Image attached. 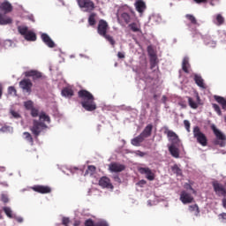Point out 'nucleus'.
<instances>
[{
  "instance_id": "9",
  "label": "nucleus",
  "mask_w": 226,
  "mask_h": 226,
  "mask_svg": "<svg viewBox=\"0 0 226 226\" xmlns=\"http://www.w3.org/2000/svg\"><path fill=\"white\" fill-rule=\"evenodd\" d=\"M213 188H214V192H215L218 197H226V189L224 188L223 185L218 182H214Z\"/></svg>"
},
{
  "instance_id": "28",
  "label": "nucleus",
  "mask_w": 226,
  "mask_h": 226,
  "mask_svg": "<svg viewBox=\"0 0 226 226\" xmlns=\"http://www.w3.org/2000/svg\"><path fill=\"white\" fill-rule=\"evenodd\" d=\"M129 29H131V31H132V33H140V24L139 23H131L128 25Z\"/></svg>"
},
{
  "instance_id": "32",
  "label": "nucleus",
  "mask_w": 226,
  "mask_h": 226,
  "mask_svg": "<svg viewBox=\"0 0 226 226\" xmlns=\"http://www.w3.org/2000/svg\"><path fill=\"white\" fill-rule=\"evenodd\" d=\"M187 100H188L189 107H191V109H199V102H195L193 98L187 97Z\"/></svg>"
},
{
  "instance_id": "19",
  "label": "nucleus",
  "mask_w": 226,
  "mask_h": 226,
  "mask_svg": "<svg viewBox=\"0 0 226 226\" xmlns=\"http://www.w3.org/2000/svg\"><path fill=\"white\" fill-rule=\"evenodd\" d=\"M194 82L201 89H207V87L204 83V79H202V76H200L199 74H194Z\"/></svg>"
},
{
  "instance_id": "53",
  "label": "nucleus",
  "mask_w": 226,
  "mask_h": 226,
  "mask_svg": "<svg viewBox=\"0 0 226 226\" xmlns=\"http://www.w3.org/2000/svg\"><path fill=\"white\" fill-rule=\"evenodd\" d=\"M8 197L6 195H2V201H4V204L8 203Z\"/></svg>"
},
{
  "instance_id": "48",
  "label": "nucleus",
  "mask_w": 226,
  "mask_h": 226,
  "mask_svg": "<svg viewBox=\"0 0 226 226\" xmlns=\"http://www.w3.org/2000/svg\"><path fill=\"white\" fill-rule=\"evenodd\" d=\"M190 64L189 65H182V70L185 72V73H190Z\"/></svg>"
},
{
  "instance_id": "25",
  "label": "nucleus",
  "mask_w": 226,
  "mask_h": 226,
  "mask_svg": "<svg viewBox=\"0 0 226 226\" xmlns=\"http://www.w3.org/2000/svg\"><path fill=\"white\" fill-rule=\"evenodd\" d=\"M144 137L139 134L138 137L133 138L131 141V144L132 146H136L137 147H139V146H140V144H142V142H144Z\"/></svg>"
},
{
  "instance_id": "30",
  "label": "nucleus",
  "mask_w": 226,
  "mask_h": 226,
  "mask_svg": "<svg viewBox=\"0 0 226 226\" xmlns=\"http://www.w3.org/2000/svg\"><path fill=\"white\" fill-rule=\"evenodd\" d=\"M215 102H217V103H219L222 106V109L223 110H226V100H225V98H223L222 96L215 95Z\"/></svg>"
},
{
  "instance_id": "16",
  "label": "nucleus",
  "mask_w": 226,
  "mask_h": 226,
  "mask_svg": "<svg viewBox=\"0 0 226 226\" xmlns=\"http://www.w3.org/2000/svg\"><path fill=\"white\" fill-rule=\"evenodd\" d=\"M41 38L42 41L45 43V45L49 47V49H54V47H56V43L54 42V41H52V39L50 38V36H49V34H42L41 35Z\"/></svg>"
},
{
  "instance_id": "51",
  "label": "nucleus",
  "mask_w": 226,
  "mask_h": 226,
  "mask_svg": "<svg viewBox=\"0 0 226 226\" xmlns=\"http://www.w3.org/2000/svg\"><path fill=\"white\" fill-rule=\"evenodd\" d=\"M219 218L222 220V222L226 221V213H222L219 215Z\"/></svg>"
},
{
  "instance_id": "29",
  "label": "nucleus",
  "mask_w": 226,
  "mask_h": 226,
  "mask_svg": "<svg viewBox=\"0 0 226 226\" xmlns=\"http://www.w3.org/2000/svg\"><path fill=\"white\" fill-rule=\"evenodd\" d=\"M120 20H122V22H124V24H130L132 22V16H130V14H128L127 12H123L120 15Z\"/></svg>"
},
{
  "instance_id": "41",
  "label": "nucleus",
  "mask_w": 226,
  "mask_h": 226,
  "mask_svg": "<svg viewBox=\"0 0 226 226\" xmlns=\"http://www.w3.org/2000/svg\"><path fill=\"white\" fill-rule=\"evenodd\" d=\"M212 107L214 110L218 114V116H222V109H220V106L218 104H212Z\"/></svg>"
},
{
  "instance_id": "58",
  "label": "nucleus",
  "mask_w": 226,
  "mask_h": 226,
  "mask_svg": "<svg viewBox=\"0 0 226 226\" xmlns=\"http://www.w3.org/2000/svg\"><path fill=\"white\" fill-rule=\"evenodd\" d=\"M146 180H140L139 183H138V185H139V186H143V185H146Z\"/></svg>"
},
{
  "instance_id": "31",
  "label": "nucleus",
  "mask_w": 226,
  "mask_h": 226,
  "mask_svg": "<svg viewBox=\"0 0 226 226\" xmlns=\"http://www.w3.org/2000/svg\"><path fill=\"white\" fill-rule=\"evenodd\" d=\"M185 19H187L192 26H199L197 18H195V16H193L192 14H186Z\"/></svg>"
},
{
  "instance_id": "10",
  "label": "nucleus",
  "mask_w": 226,
  "mask_h": 226,
  "mask_svg": "<svg viewBox=\"0 0 226 226\" xmlns=\"http://www.w3.org/2000/svg\"><path fill=\"white\" fill-rule=\"evenodd\" d=\"M180 200L184 204H192L195 199L192 195V193L186 192V191H182L180 193Z\"/></svg>"
},
{
  "instance_id": "61",
  "label": "nucleus",
  "mask_w": 226,
  "mask_h": 226,
  "mask_svg": "<svg viewBox=\"0 0 226 226\" xmlns=\"http://www.w3.org/2000/svg\"><path fill=\"white\" fill-rule=\"evenodd\" d=\"M195 3H197L198 4H200V3H206L207 0H194Z\"/></svg>"
},
{
  "instance_id": "57",
  "label": "nucleus",
  "mask_w": 226,
  "mask_h": 226,
  "mask_svg": "<svg viewBox=\"0 0 226 226\" xmlns=\"http://www.w3.org/2000/svg\"><path fill=\"white\" fill-rule=\"evenodd\" d=\"M16 221L18 222V223H22V222H24V218H22V217H16Z\"/></svg>"
},
{
  "instance_id": "55",
  "label": "nucleus",
  "mask_w": 226,
  "mask_h": 226,
  "mask_svg": "<svg viewBox=\"0 0 226 226\" xmlns=\"http://www.w3.org/2000/svg\"><path fill=\"white\" fill-rule=\"evenodd\" d=\"M95 226H109V224L105 222H101L97 223Z\"/></svg>"
},
{
  "instance_id": "12",
  "label": "nucleus",
  "mask_w": 226,
  "mask_h": 226,
  "mask_svg": "<svg viewBox=\"0 0 226 226\" xmlns=\"http://www.w3.org/2000/svg\"><path fill=\"white\" fill-rule=\"evenodd\" d=\"M19 87L25 91V93H31L33 87V82L29 79H24L19 82Z\"/></svg>"
},
{
  "instance_id": "43",
  "label": "nucleus",
  "mask_w": 226,
  "mask_h": 226,
  "mask_svg": "<svg viewBox=\"0 0 226 226\" xmlns=\"http://www.w3.org/2000/svg\"><path fill=\"white\" fill-rule=\"evenodd\" d=\"M30 110H31L32 117H38V116L40 115V111L37 109H35V108H34V109H32Z\"/></svg>"
},
{
  "instance_id": "18",
  "label": "nucleus",
  "mask_w": 226,
  "mask_h": 226,
  "mask_svg": "<svg viewBox=\"0 0 226 226\" xmlns=\"http://www.w3.org/2000/svg\"><path fill=\"white\" fill-rule=\"evenodd\" d=\"M25 75L26 77H32L33 80H38V79H41V77H43L41 72L34 70L26 72Z\"/></svg>"
},
{
  "instance_id": "52",
  "label": "nucleus",
  "mask_w": 226,
  "mask_h": 226,
  "mask_svg": "<svg viewBox=\"0 0 226 226\" xmlns=\"http://www.w3.org/2000/svg\"><path fill=\"white\" fill-rule=\"evenodd\" d=\"M8 126H4L0 128V133H6V132H8Z\"/></svg>"
},
{
  "instance_id": "39",
  "label": "nucleus",
  "mask_w": 226,
  "mask_h": 226,
  "mask_svg": "<svg viewBox=\"0 0 226 226\" xmlns=\"http://www.w3.org/2000/svg\"><path fill=\"white\" fill-rule=\"evenodd\" d=\"M171 170L173 174H176L177 176H181L183 174V171L179 169V166L177 164H175L171 167Z\"/></svg>"
},
{
  "instance_id": "44",
  "label": "nucleus",
  "mask_w": 226,
  "mask_h": 226,
  "mask_svg": "<svg viewBox=\"0 0 226 226\" xmlns=\"http://www.w3.org/2000/svg\"><path fill=\"white\" fill-rule=\"evenodd\" d=\"M85 226H96V225H94V221H93V219H87L85 221Z\"/></svg>"
},
{
  "instance_id": "64",
  "label": "nucleus",
  "mask_w": 226,
  "mask_h": 226,
  "mask_svg": "<svg viewBox=\"0 0 226 226\" xmlns=\"http://www.w3.org/2000/svg\"><path fill=\"white\" fill-rule=\"evenodd\" d=\"M211 43H212V47H216V42L215 41H211Z\"/></svg>"
},
{
  "instance_id": "15",
  "label": "nucleus",
  "mask_w": 226,
  "mask_h": 226,
  "mask_svg": "<svg viewBox=\"0 0 226 226\" xmlns=\"http://www.w3.org/2000/svg\"><path fill=\"white\" fill-rule=\"evenodd\" d=\"M33 190L37 193H50L52 192V189L47 185H34Z\"/></svg>"
},
{
  "instance_id": "54",
  "label": "nucleus",
  "mask_w": 226,
  "mask_h": 226,
  "mask_svg": "<svg viewBox=\"0 0 226 226\" xmlns=\"http://www.w3.org/2000/svg\"><path fill=\"white\" fill-rule=\"evenodd\" d=\"M117 57L119 59H124V54L123 52H118L117 53Z\"/></svg>"
},
{
  "instance_id": "42",
  "label": "nucleus",
  "mask_w": 226,
  "mask_h": 226,
  "mask_svg": "<svg viewBox=\"0 0 226 226\" xmlns=\"http://www.w3.org/2000/svg\"><path fill=\"white\" fill-rule=\"evenodd\" d=\"M8 93L9 94H13V96H17V89H15V87H9Z\"/></svg>"
},
{
  "instance_id": "14",
  "label": "nucleus",
  "mask_w": 226,
  "mask_h": 226,
  "mask_svg": "<svg viewBox=\"0 0 226 226\" xmlns=\"http://www.w3.org/2000/svg\"><path fill=\"white\" fill-rule=\"evenodd\" d=\"M0 11L4 12L5 14L11 13V11H13V5H11L8 0H5L0 4Z\"/></svg>"
},
{
  "instance_id": "49",
  "label": "nucleus",
  "mask_w": 226,
  "mask_h": 226,
  "mask_svg": "<svg viewBox=\"0 0 226 226\" xmlns=\"http://www.w3.org/2000/svg\"><path fill=\"white\" fill-rule=\"evenodd\" d=\"M182 66H190V62L188 61V57H185L183 59Z\"/></svg>"
},
{
  "instance_id": "22",
  "label": "nucleus",
  "mask_w": 226,
  "mask_h": 226,
  "mask_svg": "<svg viewBox=\"0 0 226 226\" xmlns=\"http://www.w3.org/2000/svg\"><path fill=\"white\" fill-rule=\"evenodd\" d=\"M188 211L189 213H192V215H194V216H200V208L197 204L190 205L188 207Z\"/></svg>"
},
{
  "instance_id": "59",
  "label": "nucleus",
  "mask_w": 226,
  "mask_h": 226,
  "mask_svg": "<svg viewBox=\"0 0 226 226\" xmlns=\"http://www.w3.org/2000/svg\"><path fill=\"white\" fill-rule=\"evenodd\" d=\"M222 202V207H224V209H226V198H223Z\"/></svg>"
},
{
  "instance_id": "23",
  "label": "nucleus",
  "mask_w": 226,
  "mask_h": 226,
  "mask_svg": "<svg viewBox=\"0 0 226 226\" xmlns=\"http://www.w3.org/2000/svg\"><path fill=\"white\" fill-rule=\"evenodd\" d=\"M151 133H153V124H149L145 127L140 135L145 139H147V137H151Z\"/></svg>"
},
{
  "instance_id": "17",
  "label": "nucleus",
  "mask_w": 226,
  "mask_h": 226,
  "mask_svg": "<svg viewBox=\"0 0 226 226\" xmlns=\"http://www.w3.org/2000/svg\"><path fill=\"white\" fill-rule=\"evenodd\" d=\"M125 167L123 164H119L117 162H113L109 164V170L110 172H123Z\"/></svg>"
},
{
  "instance_id": "2",
  "label": "nucleus",
  "mask_w": 226,
  "mask_h": 226,
  "mask_svg": "<svg viewBox=\"0 0 226 226\" xmlns=\"http://www.w3.org/2000/svg\"><path fill=\"white\" fill-rule=\"evenodd\" d=\"M45 123H48V124L50 123V117H49L45 112H41L39 115V120L33 121V126L30 128V131L33 135H34L35 139L40 137V133H41V132L47 130L48 126Z\"/></svg>"
},
{
  "instance_id": "60",
  "label": "nucleus",
  "mask_w": 226,
  "mask_h": 226,
  "mask_svg": "<svg viewBox=\"0 0 226 226\" xmlns=\"http://www.w3.org/2000/svg\"><path fill=\"white\" fill-rule=\"evenodd\" d=\"M73 226H80V221L79 220L74 221Z\"/></svg>"
},
{
  "instance_id": "36",
  "label": "nucleus",
  "mask_w": 226,
  "mask_h": 226,
  "mask_svg": "<svg viewBox=\"0 0 226 226\" xmlns=\"http://www.w3.org/2000/svg\"><path fill=\"white\" fill-rule=\"evenodd\" d=\"M102 38H105V40H107V41H109V43H110L112 47H115L116 40H114V37H112L110 34H105L104 35H102Z\"/></svg>"
},
{
  "instance_id": "3",
  "label": "nucleus",
  "mask_w": 226,
  "mask_h": 226,
  "mask_svg": "<svg viewBox=\"0 0 226 226\" xmlns=\"http://www.w3.org/2000/svg\"><path fill=\"white\" fill-rule=\"evenodd\" d=\"M211 130L214 132V135L215 136L216 139L214 141V144L215 146H220V147H225L226 145V136L222 132V131L218 130L216 128V125L212 124Z\"/></svg>"
},
{
  "instance_id": "13",
  "label": "nucleus",
  "mask_w": 226,
  "mask_h": 226,
  "mask_svg": "<svg viewBox=\"0 0 226 226\" xmlns=\"http://www.w3.org/2000/svg\"><path fill=\"white\" fill-rule=\"evenodd\" d=\"M139 172L141 174H145L147 179L148 181H154V173L149 168H139Z\"/></svg>"
},
{
  "instance_id": "62",
  "label": "nucleus",
  "mask_w": 226,
  "mask_h": 226,
  "mask_svg": "<svg viewBox=\"0 0 226 226\" xmlns=\"http://www.w3.org/2000/svg\"><path fill=\"white\" fill-rule=\"evenodd\" d=\"M197 102L198 103V106L200 105V96L197 95Z\"/></svg>"
},
{
  "instance_id": "40",
  "label": "nucleus",
  "mask_w": 226,
  "mask_h": 226,
  "mask_svg": "<svg viewBox=\"0 0 226 226\" xmlns=\"http://www.w3.org/2000/svg\"><path fill=\"white\" fill-rule=\"evenodd\" d=\"M24 107L26 109V110H31L32 109H34L33 101H26L24 102Z\"/></svg>"
},
{
  "instance_id": "34",
  "label": "nucleus",
  "mask_w": 226,
  "mask_h": 226,
  "mask_svg": "<svg viewBox=\"0 0 226 226\" xmlns=\"http://www.w3.org/2000/svg\"><path fill=\"white\" fill-rule=\"evenodd\" d=\"M215 24L216 26H223L225 24V18L222 14H217L215 16Z\"/></svg>"
},
{
  "instance_id": "27",
  "label": "nucleus",
  "mask_w": 226,
  "mask_h": 226,
  "mask_svg": "<svg viewBox=\"0 0 226 226\" xmlns=\"http://www.w3.org/2000/svg\"><path fill=\"white\" fill-rule=\"evenodd\" d=\"M74 93H73V89L70 88V87H64L62 90V96H64L65 98H72V96H73Z\"/></svg>"
},
{
  "instance_id": "26",
  "label": "nucleus",
  "mask_w": 226,
  "mask_h": 226,
  "mask_svg": "<svg viewBox=\"0 0 226 226\" xmlns=\"http://www.w3.org/2000/svg\"><path fill=\"white\" fill-rule=\"evenodd\" d=\"M169 151L173 158H179V148H177V146H170Z\"/></svg>"
},
{
  "instance_id": "45",
  "label": "nucleus",
  "mask_w": 226,
  "mask_h": 226,
  "mask_svg": "<svg viewBox=\"0 0 226 226\" xmlns=\"http://www.w3.org/2000/svg\"><path fill=\"white\" fill-rule=\"evenodd\" d=\"M184 125H185L186 132H188V133H190V126H191L190 121L185 120Z\"/></svg>"
},
{
  "instance_id": "6",
  "label": "nucleus",
  "mask_w": 226,
  "mask_h": 226,
  "mask_svg": "<svg viewBox=\"0 0 226 226\" xmlns=\"http://www.w3.org/2000/svg\"><path fill=\"white\" fill-rule=\"evenodd\" d=\"M77 3L79 8L84 9L85 11H87L88 13H91V11H94V10L96 8L94 2L92 0H77Z\"/></svg>"
},
{
  "instance_id": "46",
  "label": "nucleus",
  "mask_w": 226,
  "mask_h": 226,
  "mask_svg": "<svg viewBox=\"0 0 226 226\" xmlns=\"http://www.w3.org/2000/svg\"><path fill=\"white\" fill-rule=\"evenodd\" d=\"M11 116H12V117L15 119H19L20 117V114L13 109L11 110Z\"/></svg>"
},
{
  "instance_id": "56",
  "label": "nucleus",
  "mask_w": 226,
  "mask_h": 226,
  "mask_svg": "<svg viewBox=\"0 0 226 226\" xmlns=\"http://www.w3.org/2000/svg\"><path fill=\"white\" fill-rule=\"evenodd\" d=\"M137 154H138V156H141V157L146 156V153H144L142 151H137Z\"/></svg>"
},
{
  "instance_id": "1",
  "label": "nucleus",
  "mask_w": 226,
  "mask_h": 226,
  "mask_svg": "<svg viewBox=\"0 0 226 226\" xmlns=\"http://www.w3.org/2000/svg\"><path fill=\"white\" fill-rule=\"evenodd\" d=\"M78 97L81 100V106L87 112H93L96 110V102H94V95L87 90H79L78 92Z\"/></svg>"
},
{
  "instance_id": "11",
  "label": "nucleus",
  "mask_w": 226,
  "mask_h": 226,
  "mask_svg": "<svg viewBox=\"0 0 226 226\" xmlns=\"http://www.w3.org/2000/svg\"><path fill=\"white\" fill-rule=\"evenodd\" d=\"M99 186H101V188H107L108 190H114V185L108 177H102L99 179Z\"/></svg>"
},
{
  "instance_id": "47",
  "label": "nucleus",
  "mask_w": 226,
  "mask_h": 226,
  "mask_svg": "<svg viewBox=\"0 0 226 226\" xmlns=\"http://www.w3.org/2000/svg\"><path fill=\"white\" fill-rule=\"evenodd\" d=\"M70 223V218L68 217H64L62 219V224L64 226H68V224Z\"/></svg>"
},
{
  "instance_id": "63",
  "label": "nucleus",
  "mask_w": 226,
  "mask_h": 226,
  "mask_svg": "<svg viewBox=\"0 0 226 226\" xmlns=\"http://www.w3.org/2000/svg\"><path fill=\"white\" fill-rule=\"evenodd\" d=\"M3 96V85L0 84V98Z\"/></svg>"
},
{
  "instance_id": "24",
  "label": "nucleus",
  "mask_w": 226,
  "mask_h": 226,
  "mask_svg": "<svg viewBox=\"0 0 226 226\" xmlns=\"http://www.w3.org/2000/svg\"><path fill=\"white\" fill-rule=\"evenodd\" d=\"M13 22V19L10 17H6L0 13V26H7V24H11Z\"/></svg>"
},
{
  "instance_id": "33",
  "label": "nucleus",
  "mask_w": 226,
  "mask_h": 226,
  "mask_svg": "<svg viewBox=\"0 0 226 226\" xmlns=\"http://www.w3.org/2000/svg\"><path fill=\"white\" fill-rule=\"evenodd\" d=\"M96 173V167L89 165L85 172V176H94Z\"/></svg>"
},
{
  "instance_id": "20",
  "label": "nucleus",
  "mask_w": 226,
  "mask_h": 226,
  "mask_svg": "<svg viewBox=\"0 0 226 226\" xmlns=\"http://www.w3.org/2000/svg\"><path fill=\"white\" fill-rule=\"evenodd\" d=\"M134 6L139 13H144V11L146 10V3L144 1L137 0Z\"/></svg>"
},
{
  "instance_id": "7",
  "label": "nucleus",
  "mask_w": 226,
  "mask_h": 226,
  "mask_svg": "<svg viewBox=\"0 0 226 226\" xmlns=\"http://www.w3.org/2000/svg\"><path fill=\"white\" fill-rule=\"evenodd\" d=\"M165 135H167L170 142L171 143L170 146H177L179 147V144H181V139H179V136L171 130H166L164 132Z\"/></svg>"
},
{
  "instance_id": "35",
  "label": "nucleus",
  "mask_w": 226,
  "mask_h": 226,
  "mask_svg": "<svg viewBox=\"0 0 226 226\" xmlns=\"http://www.w3.org/2000/svg\"><path fill=\"white\" fill-rule=\"evenodd\" d=\"M89 26H96V13L92 12L88 17Z\"/></svg>"
},
{
  "instance_id": "5",
  "label": "nucleus",
  "mask_w": 226,
  "mask_h": 226,
  "mask_svg": "<svg viewBox=\"0 0 226 226\" xmlns=\"http://www.w3.org/2000/svg\"><path fill=\"white\" fill-rule=\"evenodd\" d=\"M18 30L26 41H36V34L30 31L27 26H19Z\"/></svg>"
},
{
  "instance_id": "50",
  "label": "nucleus",
  "mask_w": 226,
  "mask_h": 226,
  "mask_svg": "<svg viewBox=\"0 0 226 226\" xmlns=\"http://www.w3.org/2000/svg\"><path fill=\"white\" fill-rule=\"evenodd\" d=\"M113 179L114 181H116V183H121V178L119 177V175H114Z\"/></svg>"
},
{
  "instance_id": "21",
  "label": "nucleus",
  "mask_w": 226,
  "mask_h": 226,
  "mask_svg": "<svg viewBox=\"0 0 226 226\" xmlns=\"http://www.w3.org/2000/svg\"><path fill=\"white\" fill-rule=\"evenodd\" d=\"M150 57V68L151 70H154L156 66H158V56L154 53H149Z\"/></svg>"
},
{
  "instance_id": "38",
  "label": "nucleus",
  "mask_w": 226,
  "mask_h": 226,
  "mask_svg": "<svg viewBox=\"0 0 226 226\" xmlns=\"http://www.w3.org/2000/svg\"><path fill=\"white\" fill-rule=\"evenodd\" d=\"M3 211L5 213L6 216H8V218H13V211L10 207H4Z\"/></svg>"
},
{
  "instance_id": "4",
  "label": "nucleus",
  "mask_w": 226,
  "mask_h": 226,
  "mask_svg": "<svg viewBox=\"0 0 226 226\" xmlns=\"http://www.w3.org/2000/svg\"><path fill=\"white\" fill-rule=\"evenodd\" d=\"M192 133L194 139H196L197 142L200 144V146H203V147L207 146V137H206V134L201 132L200 126L193 127Z\"/></svg>"
},
{
  "instance_id": "37",
  "label": "nucleus",
  "mask_w": 226,
  "mask_h": 226,
  "mask_svg": "<svg viewBox=\"0 0 226 226\" xmlns=\"http://www.w3.org/2000/svg\"><path fill=\"white\" fill-rule=\"evenodd\" d=\"M23 135H24L25 139L27 140V142H29V144H31V146H33L34 144V139H33V136H31V133H29L28 132H23Z\"/></svg>"
},
{
  "instance_id": "8",
  "label": "nucleus",
  "mask_w": 226,
  "mask_h": 226,
  "mask_svg": "<svg viewBox=\"0 0 226 226\" xmlns=\"http://www.w3.org/2000/svg\"><path fill=\"white\" fill-rule=\"evenodd\" d=\"M107 31H109V23L105 21V19L99 20L97 26V33L100 36H103L107 34Z\"/></svg>"
}]
</instances>
